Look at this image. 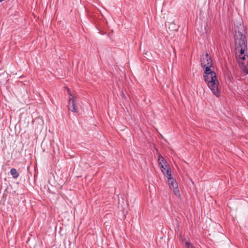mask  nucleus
I'll list each match as a JSON object with an SVG mask.
<instances>
[{
    "mask_svg": "<svg viewBox=\"0 0 248 248\" xmlns=\"http://www.w3.org/2000/svg\"><path fill=\"white\" fill-rule=\"evenodd\" d=\"M246 29L243 24H239L235 29V46L237 60H245L247 55V40Z\"/></svg>",
    "mask_w": 248,
    "mask_h": 248,
    "instance_id": "f257e3e1",
    "label": "nucleus"
},
{
    "mask_svg": "<svg viewBox=\"0 0 248 248\" xmlns=\"http://www.w3.org/2000/svg\"><path fill=\"white\" fill-rule=\"evenodd\" d=\"M202 67L204 70L203 78L204 81L212 93L217 96H220L218 90V81L217 79L216 74L214 71V67L211 63H207L203 64L201 63Z\"/></svg>",
    "mask_w": 248,
    "mask_h": 248,
    "instance_id": "f03ea898",
    "label": "nucleus"
},
{
    "mask_svg": "<svg viewBox=\"0 0 248 248\" xmlns=\"http://www.w3.org/2000/svg\"><path fill=\"white\" fill-rule=\"evenodd\" d=\"M67 91L69 95V98L68 103V108L69 110L73 112H78V108L76 104V97L72 94L69 89Z\"/></svg>",
    "mask_w": 248,
    "mask_h": 248,
    "instance_id": "7ed1b4c3",
    "label": "nucleus"
},
{
    "mask_svg": "<svg viewBox=\"0 0 248 248\" xmlns=\"http://www.w3.org/2000/svg\"><path fill=\"white\" fill-rule=\"evenodd\" d=\"M168 178V182L169 185L170 187L173 190L174 194L176 196H179V190L178 188V184L176 180L170 176H167Z\"/></svg>",
    "mask_w": 248,
    "mask_h": 248,
    "instance_id": "20e7f679",
    "label": "nucleus"
},
{
    "mask_svg": "<svg viewBox=\"0 0 248 248\" xmlns=\"http://www.w3.org/2000/svg\"><path fill=\"white\" fill-rule=\"evenodd\" d=\"M160 166V168L161 169L162 172L166 175V176H171V170L168 165L167 162H165V163H163L162 164L159 165Z\"/></svg>",
    "mask_w": 248,
    "mask_h": 248,
    "instance_id": "39448f33",
    "label": "nucleus"
},
{
    "mask_svg": "<svg viewBox=\"0 0 248 248\" xmlns=\"http://www.w3.org/2000/svg\"><path fill=\"white\" fill-rule=\"evenodd\" d=\"M213 62L211 56L208 53L203 54L201 57V62Z\"/></svg>",
    "mask_w": 248,
    "mask_h": 248,
    "instance_id": "423d86ee",
    "label": "nucleus"
},
{
    "mask_svg": "<svg viewBox=\"0 0 248 248\" xmlns=\"http://www.w3.org/2000/svg\"><path fill=\"white\" fill-rule=\"evenodd\" d=\"M239 67L246 75L248 74V63H238Z\"/></svg>",
    "mask_w": 248,
    "mask_h": 248,
    "instance_id": "0eeeda50",
    "label": "nucleus"
},
{
    "mask_svg": "<svg viewBox=\"0 0 248 248\" xmlns=\"http://www.w3.org/2000/svg\"><path fill=\"white\" fill-rule=\"evenodd\" d=\"M7 74L5 73H3L0 75V85L4 84L6 83L7 79Z\"/></svg>",
    "mask_w": 248,
    "mask_h": 248,
    "instance_id": "6e6552de",
    "label": "nucleus"
},
{
    "mask_svg": "<svg viewBox=\"0 0 248 248\" xmlns=\"http://www.w3.org/2000/svg\"><path fill=\"white\" fill-rule=\"evenodd\" d=\"M10 173L14 179H16L19 176L18 172L15 168H12L11 169Z\"/></svg>",
    "mask_w": 248,
    "mask_h": 248,
    "instance_id": "1a4fd4ad",
    "label": "nucleus"
},
{
    "mask_svg": "<svg viewBox=\"0 0 248 248\" xmlns=\"http://www.w3.org/2000/svg\"><path fill=\"white\" fill-rule=\"evenodd\" d=\"M169 28L172 31H178L179 26H177L174 21H172L169 25Z\"/></svg>",
    "mask_w": 248,
    "mask_h": 248,
    "instance_id": "9d476101",
    "label": "nucleus"
},
{
    "mask_svg": "<svg viewBox=\"0 0 248 248\" xmlns=\"http://www.w3.org/2000/svg\"><path fill=\"white\" fill-rule=\"evenodd\" d=\"M158 162L159 165L167 162L164 157L161 155H159L158 156Z\"/></svg>",
    "mask_w": 248,
    "mask_h": 248,
    "instance_id": "9b49d317",
    "label": "nucleus"
},
{
    "mask_svg": "<svg viewBox=\"0 0 248 248\" xmlns=\"http://www.w3.org/2000/svg\"><path fill=\"white\" fill-rule=\"evenodd\" d=\"M186 248H194L195 247L191 244H190L188 242H186Z\"/></svg>",
    "mask_w": 248,
    "mask_h": 248,
    "instance_id": "f8f14e48",
    "label": "nucleus"
},
{
    "mask_svg": "<svg viewBox=\"0 0 248 248\" xmlns=\"http://www.w3.org/2000/svg\"><path fill=\"white\" fill-rule=\"evenodd\" d=\"M194 248H196L195 247Z\"/></svg>",
    "mask_w": 248,
    "mask_h": 248,
    "instance_id": "ddd939ff",
    "label": "nucleus"
}]
</instances>
